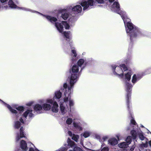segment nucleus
Segmentation results:
<instances>
[{"label":"nucleus","mask_w":151,"mask_h":151,"mask_svg":"<svg viewBox=\"0 0 151 151\" xmlns=\"http://www.w3.org/2000/svg\"><path fill=\"white\" fill-rule=\"evenodd\" d=\"M112 71L113 75L119 78H123V71H127V73H125V78L124 79L125 87L127 92H128L127 97V107L129 108V99L130 98L131 95L130 91L132 87L131 84L128 82L131 79V76L132 74V72L127 69V68L124 64H121L119 66H116L115 65L111 66Z\"/></svg>","instance_id":"1"},{"label":"nucleus","mask_w":151,"mask_h":151,"mask_svg":"<svg viewBox=\"0 0 151 151\" xmlns=\"http://www.w3.org/2000/svg\"><path fill=\"white\" fill-rule=\"evenodd\" d=\"M0 103L7 107L11 112L15 114L16 118L14 122V128L19 129L20 127L22 124H24L25 123L22 122L19 119L20 116L19 117V116L21 115L20 112L19 113L17 112V111L12 109L10 105L6 104L0 99Z\"/></svg>","instance_id":"2"},{"label":"nucleus","mask_w":151,"mask_h":151,"mask_svg":"<svg viewBox=\"0 0 151 151\" xmlns=\"http://www.w3.org/2000/svg\"><path fill=\"white\" fill-rule=\"evenodd\" d=\"M57 20L55 22L52 23H55V26L58 31L62 34H63L64 36L67 39H70V31L63 32L64 26L65 29H69L70 26L68 23L65 21H62L61 22H56Z\"/></svg>","instance_id":"3"},{"label":"nucleus","mask_w":151,"mask_h":151,"mask_svg":"<svg viewBox=\"0 0 151 151\" xmlns=\"http://www.w3.org/2000/svg\"><path fill=\"white\" fill-rule=\"evenodd\" d=\"M79 67L77 65H73L72 68V72L70 71L71 76L70 79V87H69L68 93L67 94L66 92L65 93V95H67L70 94V92L71 89L73 88V85L77 81V73L79 71Z\"/></svg>","instance_id":"4"},{"label":"nucleus","mask_w":151,"mask_h":151,"mask_svg":"<svg viewBox=\"0 0 151 151\" xmlns=\"http://www.w3.org/2000/svg\"><path fill=\"white\" fill-rule=\"evenodd\" d=\"M44 100H40L39 102L42 104H35L33 107L34 111L37 114H41L43 113V111H49L50 108V106L49 103L47 102V99L45 100V102L43 103Z\"/></svg>","instance_id":"5"},{"label":"nucleus","mask_w":151,"mask_h":151,"mask_svg":"<svg viewBox=\"0 0 151 151\" xmlns=\"http://www.w3.org/2000/svg\"><path fill=\"white\" fill-rule=\"evenodd\" d=\"M17 9H19L22 10L26 12H30L32 13H36L38 15H39L40 16H42L44 18L46 19L49 21H50L51 23L54 22L57 20V19L55 17L50 16L44 15L37 11L33 10L29 8L25 7H18Z\"/></svg>","instance_id":"6"},{"label":"nucleus","mask_w":151,"mask_h":151,"mask_svg":"<svg viewBox=\"0 0 151 151\" xmlns=\"http://www.w3.org/2000/svg\"><path fill=\"white\" fill-rule=\"evenodd\" d=\"M63 87L64 89H63V90L64 91H65L64 94L65 96V97L63 99V101L65 103V104H66L67 102H68V100H69V106L68 107L69 108H70L71 109V107L73 106L74 104V103L72 99H70V94L71 92L72 91V88L71 89L70 92V94L68 95H65V93L66 92L68 94V89L69 87H70V86H68V88H67L68 87L67 84L65 83L63 84Z\"/></svg>","instance_id":"7"},{"label":"nucleus","mask_w":151,"mask_h":151,"mask_svg":"<svg viewBox=\"0 0 151 151\" xmlns=\"http://www.w3.org/2000/svg\"><path fill=\"white\" fill-rule=\"evenodd\" d=\"M79 4L83 7V11L88 10L91 8V6L95 5L93 0H88L87 1L83 0L80 1Z\"/></svg>","instance_id":"8"},{"label":"nucleus","mask_w":151,"mask_h":151,"mask_svg":"<svg viewBox=\"0 0 151 151\" xmlns=\"http://www.w3.org/2000/svg\"><path fill=\"white\" fill-rule=\"evenodd\" d=\"M33 110L32 109H27L23 114L22 115L19 119L22 123H25L27 117L31 118L34 116V114L33 113Z\"/></svg>","instance_id":"9"},{"label":"nucleus","mask_w":151,"mask_h":151,"mask_svg":"<svg viewBox=\"0 0 151 151\" xmlns=\"http://www.w3.org/2000/svg\"><path fill=\"white\" fill-rule=\"evenodd\" d=\"M137 135L140 139L141 140H145V143L142 142L139 146L140 148V151H142L144 147H147L148 145L147 139L144 136L143 133L140 129L137 131Z\"/></svg>","instance_id":"10"},{"label":"nucleus","mask_w":151,"mask_h":151,"mask_svg":"<svg viewBox=\"0 0 151 151\" xmlns=\"http://www.w3.org/2000/svg\"><path fill=\"white\" fill-rule=\"evenodd\" d=\"M69 7H71L72 11L73 12V13L72 14H71L72 17L80 15L82 11V6L80 4L74 6L73 7L71 6Z\"/></svg>","instance_id":"11"},{"label":"nucleus","mask_w":151,"mask_h":151,"mask_svg":"<svg viewBox=\"0 0 151 151\" xmlns=\"http://www.w3.org/2000/svg\"><path fill=\"white\" fill-rule=\"evenodd\" d=\"M62 93L60 91H57L55 92L54 95L52 98H48L47 99V102L49 103L52 104L53 101H55V100L56 99L59 100V101H63V100H60L62 96Z\"/></svg>","instance_id":"12"},{"label":"nucleus","mask_w":151,"mask_h":151,"mask_svg":"<svg viewBox=\"0 0 151 151\" xmlns=\"http://www.w3.org/2000/svg\"><path fill=\"white\" fill-rule=\"evenodd\" d=\"M71 9V7H68L66 9H62L60 10V12L62 13L61 17L64 20H66L72 14L69 13Z\"/></svg>","instance_id":"13"},{"label":"nucleus","mask_w":151,"mask_h":151,"mask_svg":"<svg viewBox=\"0 0 151 151\" xmlns=\"http://www.w3.org/2000/svg\"><path fill=\"white\" fill-rule=\"evenodd\" d=\"M60 106L61 113L63 115L65 114L68 112L69 113V112L71 111L70 108H69L68 106L65 104L64 101L63 102L60 101Z\"/></svg>","instance_id":"14"},{"label":"nucleus","mask_w":151,"mask_h":151,"mask_svg":"<svg viewBox=\"0 0 151 151\" xmlns=\"http://www.w3.org/2000/svg\"><path fill=\"white\" fill-rule=\"evenodd\" d=\"M50 106V110L51 109V111L54 113H57L59 111V106L56 101H53L52 104L49 103Z\"/></svg>","instance_id":"15"},{"label":"nucleus","mask_w":151,"mask_h":151,"mask_svg":"<svg viewBox=\"0 0 151 151\" xmlns=\"http://www.w3.org/2000/svg\"><path fill=\"white\" fill-rule=\"evenodd\" d=\"M25 136L23 132V129L22 127H20L19 132L17 134L16 140L17 142H18L21 139V138L25 137Z\"/></svg>","instance_id":"16"},{"label":"nucleus","mask_w":151,"mask_h":151,"mask_svg":"<svg viewBox=\"0 0 151 151\" xmlns=\"http://www.w3.org/2000/svg\"><path fill=\"white\" fill-rule=\"evenodd\" d=\"M88 63V62L86 60L85 61L83 59H81L78 60L77 65L81 67L82 70L87 65Z\"/></svg>","instance_id":"17"},{"label":"nucleus","mask_w":151,"mask_h":151,"mask_svg":"<svg viewBox=\"0 0 151 151\" xmlns=\"http://www.w3.org/2000/svg\"><path fill=\"white\" fill-rule=\"evenodd\" d=\"M73 127L75 128L79 131H81L83 130V128L82 127L80 123L78 121H74L73 122Z\"/></svg>","instance_id":"18"},{"label":"nucleus","mask_w":151,"mask_h":151,"mask_svg":"<svg viewBox=\"0 0 151 151\" xmlns=\"http://www.w3.org/2000/svg\"><path fill=\"white\" fill-rule=\"evenodd\" d=\"M142 78V76L140 74H134L132 77V82L134 84L137 82L140 79Z\"/></svg>","instance_id":"19"},{"label":"nucleus","mask_w":151,"mask_h":151,"mask_svg":"<svg viewBox=\"0 0 151 151\" xmlns=\"http://www.w3.org/2000/svg\"><path fill=\"white\" fill-rule=\"evenodd\" d=\"M118 143L117 140L115 138H112L108 140V144L111 146H114Z\"/></svg>","instance_id":"20"},{"label":"nucleus","mask_w":151,"mask_h":151,"mask_svg":"<svg viewBox=\"0 0 151 151\" xmlns=\"http://www.w3.org/2000/svg\"><path fill=\"white\" fill-rule=\"evenodd\" d=\"M71 56L73 58L71 59L72 62H74L76 60V57L77 56L76 50L74 48H71Z\"/></svg>","instance_id":"21"},{"label":"nucleus","mask_w":151,"mask_h":151,"mask_svg":"<svg viewBox=\"0 0 151 151\" xmlns=\"http://www.w3.org/2000/svg\"><path fill=\"white\" fill-rule=\"evenodd\" d=\"M8 5L10 8L17 9L18 8V6L14 4L12 0H9V1Z\"/></svg>","instance_id":"22"},{"label":"nucleus","mask_w":151,"mask_h":151,"mask_svg":"<svg viewBox=\"0 0 151 151\" xmlns=\"http://www.w3.org/2000/svg\"><path fill=\"white\" fill-rule=\"evenodd\" d=\"M19 149L27 150V143L24 140H21L20 142V148Z\"/></svg>","instance_id":"23"},{"label":"nucleus","mask_w":151,"mask_h":151,"mask_svg":"<svg viewBox=\"0 0 151 151\" xmlns=\"http://www.w3.org/2000/svg\"><path fill=\"white\" fill-rule=\"evenodd\" d=\"M67 142L68 145H65L64 146L65 147L66 146V147H67L68 148V146H70V147H72L74 145L75 142L71 140L69 138H68L67 140Z\"/></svg>","instance_id":"24"},{"label":"nucleus","mask_w":151,"mask_h":151,"mask_svg":"<svg viewBox=\"0 0 151 151\" xmlns=\"http://www.w3.org/2000/svg\"><path fill=\"white\" fill-rule=\"evenodd\" d=\"M136 124L137 123L134 119L133 118H132V119L130 120V127H127V130H129L131 129L130 127L132 125H133V127H134V126L136 125Z\"/></svg>","instance_id":"25"},{"label":"nucleus","mask_w":151,"mask_h":151,"mask_svg":"<svg viewBox=\"0 0 151 151\" xmlns=\"http://www.w3.org/2000/svg\"><path fill=\"white\" fill-rule=\"evenodd\" d=\"M139 130H137V131ZM130 133L133 139H135L137 137V131L135 130H132L131 131Z\"/></svg>","instance_id":"26"},{"label":"nucleus","mask_w":151,"mask_h":151,"mask_svg":"<svg viewBox=\"0 0 151 151\" xmlns=\"http://www.w3.org/2000/svg\"><path fill=\"white\" fill-rule=\"evenodd\" d=\"M129 145L126 142H123L118 145L119 147L121 148H125L128 147Z\"/></svg>","instance_id":"27"},{"label":"nucleus","mask_w":151,"mask_h":151,"mask_svg":"<svg viewBox=\"0 0 151 151\" xmlns=\"http://www.w3.org/2000/svg\"><path fill=\"white\" fill-rule=\"evenodd\" d=\"M16 109L18 111H17V112L18 113L19 112L21 113V115L19 116V117L21 116L22 115V112H23L24 109V108L23 106H19L17 107H16Z\"/></svg>","instance_id":"28"},{"label":"nucleus","mask_w":151,"mask_h":151,"mask_svg":"<svg viewBox=\"0 0 151 151\" xmlns=\"http://www.w3.org/2000/svg\"><path fill=\"white\" fill-rule=\"evenodd\" d=\"M91 134V132L89 131H85L81 135L83 136L85 138L89 137Z\"/></svg>","instance_id":"29"},{"label":"nucleus","mask_w":151,"mask_h":151,"mask_svg":"<svg viewBox=\"0 0 151 151\" xmlns=\"http://www.w3.org/2000/svg\"><path fill=\"white\" fill-rule=\"evenodd\" d=\"M79 138V136L77 134H73V136L72 137V139L75 142H77L78 141Z\"/></svg>","instance_id":"30"},{"label":"nucleus","mask_w":151,"mask_h":151,"mask_svg":"<svg viewBox=\"0 0 151 151\" xmlns=\"http://www.w3.org/2000/svg\"><path fill=\"white\" fill-rule=\"evenodd\" d=\"M132 141V137L130 136H128L126 140V143L129 145L131 143Z\"/></svg>","instance_id":"31"},{"label":"nucleus","mask_w":151,"mask_h":151,"mask_svg":"<svg viewBox=\"0 0 151 151\" xmlns=\"http://www.w3.org/2000/svg\"><path fill=\"white\" fill-rule=\"evenodd\" d=\"M73 119L70 118H68L66 121V123L68 125L70 124L72 122Z\"/></svg>","instance_id":"32"},{"label":"nucleus","mask_w":151,"mask_h":151,"mask_svg":"<svg viewBox=\"0 0 151 151\" xmlns=\"http://www.w3.org/2000/svg\"><path fill=\"white\" fill-rule=\"evenodd\" d=\"M34 101H30L27 102L26 104V106H31L34 104Z\"/></svg>","instance_id":"33"},{"label":"nucleus","mask_w":151,"mask_h":151,"mask_svg":"<svg viewBox=\"0 0 151 151\" xmlns=\"http://www.w3.org/2000/svg\"><path fill=\"white\" fill-rule=\"evenodd\" d=\"M68 149V148L66 146L60 148L58 149L59 151H67Z\"/></svg>","instance_id":"34"},{"label":"nucleus","mask_w":151,"mask_h":151,"mask_svg":"<svg viewBox=\"0 0 151 151\" xmlns=\"http://www.w3.org/2000/svg\"><path fill=\"white\" fill-rule=\"evenodd\" d=\"M2 7L3 9L5 10L9 9L10 8L9 5L5 4H3Z\"/></svg>","instance_id":"35"},{"label":"nucleus","mask_w":151,"mask_h":151,"mask_svg":"<svg viewBox=\"0 0 151 151\" xmlns=\"http://www.w3.org/2000/svg\"><path fill=\"white\" fill-rule=\"evenodd\" d=\"M95 137L98 139L99 140L100 142H101V136L100 135L96 134L95 135Z\"/></svg>","instance_id":"36"},{"label":"nucleus","mask_w":151,"mask_h":151,"mask_svg":"<svg viewBox=\"0 0 151 151\" xmlns=\"http://www.w3.org/2000/svg\"><path fill=\"white\" fill-rule=\"evenodd\" d=\"M74 151H83L79 147H76L74 149Z\"/></svg>","instance_id":"37"},{"label":"nucleus","mask_w":151,"mask_h":151,"mask_svg":"<svg viewBox=\"0 0 151 151\" xmlns=\"http://www.w3.org/2000/svg\"><path fill=\"white\" fill-rule=\"evenodd\" d=\"M109 148L108 147H104L101 150V151H108Z\"/></svg>","instance_id":"38"},{"label":"nucleus","mask_w":151,"mask_h":151,"mask_svg":"<svg viewBox=\"0 0 151 151\" xmlns=\"http://www.w3.org/2000/svg\"><path fill=\"white\" fill-rule=\"evenodd\" d=\"M39 151V150L37 151V150H36V149H35H35L34 148L31 147L29 148V151Z\"/></svg>","instance_id":"39"},{"label":"nucleus","mask_w":151,"mask_h":151,"mask_svg":"<svg viewBox=\"0 0 151 151\" xmlns=\"http://www.w3.org/2000/svg\"><path fill=\"white\" fill-rule=\"evenodd\" d=\"M108 137L107 136H103L102 137V139L103 140V141H104L106 140V139H108Z\"/></svg>","instance_id":"40"},{"label":"nucleus","mask_w":151,"mask_h":151,"mask_svg":"<svg viewBox=\"0 0 151 151\" xmlns=\"http://www.w3.org/2000/svg\"><path fill=\"white\" fill-rule=\"evenodd\" d=\"M68 134L70 137H72L73 136V134H72V132L70 131H69L68 132Z\"/></svg>","instance_id":"41"},{"label":"nucleus","mask_w":151,"mask_h":151,"mask_svg":"<svg viewBox=\"0 0 151 151\" xmlns=\"http://www.w3.org/2000/svg\"><path fill=\"white\" fill-rule=\"evenodd\" d=\"M8 0H0V1L1 3H4L6 2Z\"/></svg>","instance_id":"42"},{"label":"nucleus","mask_w":151,"mask_h":151,"mask_svg":"<svg viewBox=\"0 0 151 151\" xmlns=\"http://www.w3.org/2000/svg\"><path fill=\"white\" fill-rule=\"evenodd\" d=\"M18 151H27V150H21L19 149Z\"/></svg>","instance_id":"43"},{"label":"nucleus","mask_w":151,"mask_h":151,"mask_svg":"<svg viewBox=\"0 0 151 151\" xmlns=\"http://www.w3.org/2000/svg\"><path fill=\"white\" fill-rule=\"evenodd\" d=\"M134 147H132L130 149V150L131 151H132L133 150H134Z\"/></svg>","instance_id":"44"},{"label":"nucleus","mask_w":151,"mask_h":151,"mask_svg":"<svg viewBox=\"0 0 151 151\" xmlns=\"http://www.w3.org/2000/svg\"><path fill=\"white\" fill-rule=\"evenodd\" d=\"M71 43H72L70 41H69V42L68 44L70 47H71Z\"/></svg>","instance_id":"45"},{"label":"nucleus","mask_w":151,"mask_h":151,"mask_svg":"<svg viewBox=\"0 0 151 151\" xmlns=\"http://www.w3.org/2000/svg\"><path fill=\"white\" fill-rule=\"evenodd\" d=\"M149 144L150 145L151 147V140L149 142Z\"/></svg>","instance_id":"46"},{"label":"nucleus","mask_w":151,"mask_h":151,"mask_svg":"<svg viewBox=\"0 0 151 151\" xmlns=\"http://www.w3.org/2000/svg\"><path fill=\"white\" fill-rule=\"evenodd\" d=\"M147 133H149V132H150L151 134V132L148 130H147Z\"/></svg>","instance_id":"47"},{"label":"nucleus","mask_w":151,"mask_h":151,"mask_svg":"<svg viewBox=\"0 0 151 151\" xmlns=\"http://www.w3.org/2000/svg\"><path fill=\"white\" fill-rule=\"evenodd\" d=\"M86 54V53L85 52H83V53H82V55H85V54Z\"/></svg>","instance_id":"48"},{"label":"nucleus","mask_w":151,"mask_h":151,"mask_svg":"<svg viewBox=\"0 0 151 151\" xmlns=\"http://www.w3.org/2000/svg\"><path fill=\"white\" fill-rule=\"evenodd\" d=\"M141 127H144V126H143L142 125H141Z\"/></svg>","instance_id":"49"},{"label":"nucleus","mask_w":151,"mask_h":151,"mask_svg":"<svg viewBox=\"0 0 151 151\" xmlns=\"http://www.w3.org/2000/svg\"><path fill=\"white\" fill-rule=\"evenodd\" d=\"M69 151H74V150L73 151L72 150H70Z\"/></svg>","instance_id":"50"},{"label":"nucleus","mask_w":151,"mask_h":151,"mask_svg":"<svg viewBox=\"0 0 151 151\" xmlns=\"http://www.w3.org/2000/svg\"><path fill=\"white\" fill-rule=\"evenodd\" d=\"M55 151H59V150H55Z\"/></svg>","instance_id":"51"}]
</instances>
